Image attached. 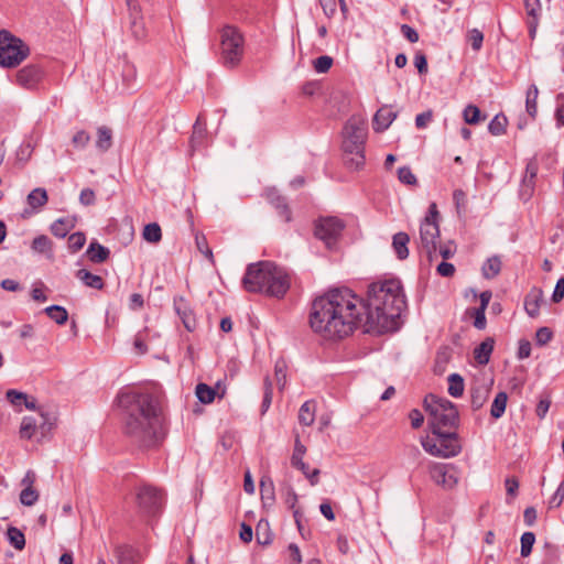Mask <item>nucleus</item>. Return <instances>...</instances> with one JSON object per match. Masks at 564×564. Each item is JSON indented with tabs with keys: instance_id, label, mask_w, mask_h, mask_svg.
Listing matches in <instances>:
<instances>
[{
	"instance_id": "f257e3e1",
	"label": "nucleus",
	"mask_w": 564,
	"mask_h": 564,
	"mask_svg": "<svg viewBox=\"0 0 564 564\" xmlns=\"http://www.w3.org/2000/svg\"><path fill=\"white\" fill-rule=\"evenodd\" d=\"M366 304L347 288L328 291L314 300L310 313L311 328L325 339H341L358 328H366Z\"/></svg>"
},
{
	"instance_id": "f03ea898",
	"label": "nucleus",
	"mask_w": 564,
	"mask_h": 564,
	"mask_svg": "<svg viewBox=\"0 0 564 564\" xmlns=\"http://www.w3.org/2000/svg\"><path fill=\"white\" fill-rule=\"evenodd\" d=\"M118 405L126 413V432L143 446H154L164 436L163 421L151 394L121 392Z\"/></svg>"
},
{
	"instance_id": "7ed1b4c3",
	"label": "nucleus",
	"mask_w": 564,
	"mask_h": 564,
	"mask_svg": "<svg viewBox=\"0 0 564 564\" xmlns=\"http://www.w3.org/2000/svg\"><path fill=\"white\" fill-rule=\"evenodd\" d=\"M365 304L366 332L382 333L390 329L406 305L401 282L389 279L371 283Z\"/></svg>"
},
{
	"instance_id": "20e7f679",
	"label": "nucleus",
	"mask_w": 564,
	"mask_h": 564,
	"mask_svg": "<svg viewBox=\"0 0 564 564\" xmlns=\"http://www.w3.org/2000/svg\"><path fill=\"white\" fill-rule=\"evenodd\" d=\"M291 285L286 271L271 261H259L247 267L242 286L247 292L282 299Z\"/></svg>"
},
{
	"instance_id": "39448f33",
	"label": "nucleus",
	"mask_w": 564,
	"mask_h": 564,
	"mask_svg": "<svg viewBox=\"0 0 564 564\" xmlns=\"http://www.w3.org/2000/svg\"><path fill=\"white\" fill-rule=\"evenodd\" d=\"M424 409L429 415V425L432 433L456 429L458 411L451 401L430 394L424 399Z\"/></svg>"
},
{
	"instance_id": "423d86ee",
	"label": "nucleus",
	"mask_w": 564,
	"mask_h": 564,
	"mask_svg": "<svg viewBox=\"0 0 564 564\" xmlns=\"http://www.w3.org/2000/svg\"><path fill=\"white\" fill-rule=\"evenodd\" d=\"M421 440L422 447L430 455L442 458L455 457L462 452V444L455 431H438Z\"/></svg>"
},
{
	"instance_id": "0eeeda50",
	"label": "nucleus",
	"mask_w": 564,
	"mask_h": 564,
	"mask_svg": "<svg viewBox=\"0 0 564 564\" xmlns=\"http://www.w3.org/2000/svg\"><path fill=\"white\" fill-rule=\"evenodd\" d=\"M438 212L436 204H431L429 214L420 225L419 248L424 252L430 262L437 256V243L440 241V228L437 223Z\"/></svg>"
},
{
	"instance_id": "6e6552de",
	"label": "nucleus",
	"mask_w": 564,
	"mask_h": 564,
	"mask_svg": "<svg viewBox=\"0 0 564 564\" xmlns=\"http://www.w3.org/2000/svg\"><path fill=\"white\" fill-rule=\"evenodd\" d=\"M30 54L29 46L19 37L10 32L0 31V65L4 67H15L23 62Z\"/></svg>"
},
{
	"instance_id": "1a4fd4ad",
	"label": "nucleus",
	"mask_w": 564,
	"mask_h": 564,
	"mask_svg": "<svg viewBox=\"0 0 564 564\" xmlns=\"http://www.w3.org/2000/svg\"><path fill=\"white\" fill-rule=\"evenodd\" d=\"M243 36L232 25H227L221 31V58L227 67L237 66L243 56Z\"/></svg>"
},
{
	"instance_id": "9d476101",
	"label": "nucleus",
	"mask_w": 564,
	"mask_h": 564,
	"mask_svg": "<svg viewBox=\"0 0 564 564\" xmlns=\"http://www.w3.org/2000/svg\"><path fill=\"white\" fill-rule=\"evenodd\" d=\"M343 149L346 153H354L357 149H364L367 139V122L364 118L352 116L343 129Z\"/></svg>"
},
{
	"instance_id": "9b49d317",
	"label": "nucleus",
	"mask_w": 564,
	"mask_h": 564,
	"mask_svg": "<svg viewBox=\"0 0 564 564\" xmlns=\"http://www.w3.org/2000/svg\"><path fill=\"white\" fill-rule=\"evenodd\" d=\"M344 229V223L337 217L321 218L315 225V237L322 240L328 249H333Z\"/></svg>"
},
{
	"instance_id": "f8f14e48",
	"label": "nucleus",
	"mask_w": 564,
	"mask_h": 564,
	"mask_svg": "<svg viewBox=\"0 0 564 564\" xmlns=\"http://www.w3.org/2000/svg\"><path fill=\"white\" fill-rule=\"evenodd\" d=\"M163 500V494L150 485L139 486L135 490V501L142 512L155 513L162 507Z\"/></svg>"
},
{
	"instance_id": "ddd939ff",
	"label": "nucleus",
	"mask_w": 564,
	"mask_h": 564,
	"mask_svg": "<svg viewBox=\"0 0 564 564\" xmlns=\"http://www.w3.org/2000/svg\"><path fill=\"white\" fill-rule=\"evenodd\" d=\"M429 473L431 479L445 489H453L458 482L453 465L433 463L429 467Z\"/></svg>"
},
{
	"instance_id": "4468645a",
	"label": "nucleus",
	"mask_w": 564,
	"mask_h": 564,
	"mask_svg": "<svg viewBox=\"0 0 564 564\" xmlns=\"http://www.w3.org/2000/svg\"><path fill=\"white\" fill-rule=\"evenodd\" d=\"M51 429V424L47 422L46 416L40 413L37 416H24L20 426V436L22 438L31 440L35 436L37 430H41L42 435Z\"/></svg>"
},
{
	"instance_id": "2eb2a0df",
	"label": "nucleus",
	"mask_w": 564,
	"mask_h": 564,
	"mask_svg": "<svg viewBox=\"0 0 564 564\" xmlns=\"http://www.w3.org/2000/svg\"><path fill=\"white\" fill-rule=\"evenodd\" d=\"M43 69L35 64H29L17 72V84L25 89L35 88L43 78Z\"/></svg>"
},
{
	"instance_id": "dca6fc26",
	"label": "nucleus",
	"mask_w": 564,
	"mask_h": 564,
	"mask_svg": "<svg viewBox=\"0 0 564 564\" xmlns=\"http://www.w3.org/2000/svg\"><path fill=\"white\" fill-rule=\"evenodd\" d=\"M397 112L390 106H382L377 110L372 120V128L376 132H382L395 120Z\"/></svg>"
},
{
	"instance_id": "f3484780",
	"label": "nucleus",
	"mask_w": 564,
	"mask_h": 564,
	"mask_svg": "<svg viewBox=\"0 0 564 564\" xmlns=\"http://www.w3.org/2000/svg\"><path fill=\"white\" fill-rule=\"evenodd\" d=\"M174 307L177 315L181 317L184 327L188 332H194L197 323L186 300L184 297L174 299Z\"/></svg>"
},
{
	"instance_id": "a211bd4d",
	"label": "nucleus",
	"mask_w": 564,
	"mask_h": 564,
	"mask_svg": "<svg viewBox=\"0 0 564 564\" xmlns=\"http://www.w3.org/2000/svg\"><path fill=\"white\" fill-rule=\"evenodd\" d=\"M543 301V292L541 289H532L524 299V310L531 317H536L540 313V306Z\"/></svg>"
},
{
	"instance_id": "6ab92c4d",
	"label": "nucleus",
	"mask_w": 564,
	"mask_h": 564,
	"mask_svg": "<svg viewBox=\"0 0 564 564\" xmlns=\"http://www.w3.org/2000/svg\"><path fill=\"white\" fill-rule=\"evenodd\" d=\"M490 394V387L486 383H478L470 388V401L474 410H479L487 402Z\"/></svg>"
},
{
	"instance_id": "aec40b11",
	"label": "nucleus",
	"mask_w": 564,
	"mask_h": 564,
	"mask_svg": "<svg viewBox=\"0 0 564 564\" xmlns=\"http://www.w3.org/2000/svg\"><path fill=\"white\" fill-rule=\"evenodd\" d=\"M538 174V163L535 161L528 162L525 166V174L522 180L521 195L530 197L534 188V180Z\"/></svg>"
},
{
	"instance_id": "412c9836",
	"label": "nucleus",
	"mask_w": 564,
	"mask_h": 564,
	"mask_svg": "<svg viewBox=\"0 0 564 564\" xmlns=\"http://www.w3.org/2000/svg\"><path fill=\"white\" fill-rule=\"evenodd\" d=\"M130 15H131V22H130V30L132 35L137 40H142L147 36V29L143 21V18L140 15V8L137 3V10H131L129 8Z\"/></svg>"
},
{
	"instance_id": "4be33fe9",
	"label": "nucleus",
	"mask_w": 564,
	"mask_h": 564,
	"mask_svg": "<svg viewBox=\"0 0 564 564\" xmlns=\"http://www.w3.org/2000/svg\"><path fill=\"white\" fill-rule=\"evenodd\" d=\"M305 454H306V446L304 444H302L300 436L296 435L295 441H294L293 454L291 456V465L294 468L300 469L301 471H306V469H307V464L304 463V460H303Z\"/></svg>"
},
{
	"instance_id": "5701e85b",
	"label": "nucleus",
	"mask_w": 564,
	"mask_h": 564,
	"mask_svg": "<svg viewBox=\"0 0 564 564\" xmlns=\"http://www.w3.org/2000/svg\"><path fill=\"white\" fill-rule=\"evenodd\" d=\"M75 225L76 219L74 217L58 218L51 225V232L57 238H64Z\"/></svg>"
},
{
	"instance_id": "b1692460",
	"label": "nucleus",
	"mask_w": 564,
	"mask_h": 564,
	"mask_svg": "<svg viewBox=\"0 0 564 564\" xmlns=\"http://www.w3.org/2000/svg\"><path fill=\"white\" fill-rule=\"evenodd\" d=\"M86 256L94 263H102L109 258L110 251L97 241H91L86 250Z\"/></svg>"
},
{
	"instance_id": "393cba45",
	"label": "nucleus",
	"mask_w": 564,
	"mask_h": 564,
	"mask_svg": "<svg viewBox=\"0 0 564 564\" xmlns=\"http://www.w3.org/2000/svg\"><path fill=\"white\" fill-rule=\"evenodd\" d=\"M495 340L490 337L486 338L474 350V357L479 365H487L494 350Z\"/></svg>"
},
{
	"instance_id": "a878e982",
	"label": "nucleus",
	"mask_w": 564,
	"mask_h": 564,
	"mask_svg": "<svg viewBox=\"0 0 564 564\" xmlns=\"http://www.w3.org/2000/svg\"><path fill=\"white\" fill-rule=\"evenodd\" d=\"M47 200V192L42 187L34 188L26 196V203L32 209V212H37L41 207L46 205Z\"/></svg>"
},
{
	"instance_id": "bb28decb",
	"label": "nucleus",
	"mask_w": 564,
	"mask_h": 564,
	"mask_svg": "<svg viewBox=\"0 0 564 564\" xmlns=\"http://www.w3.org/2000/svg\"><path fill=\"white\" fill-rule=\"evenodd\" d=\"M409 241H410V237L405 232L401 231V232H398V234H395L393 236L392 247H393V250H394L398 259L404 260V259L408 258V256H409V249H408Z\"/></svg>"
},
{
	"instance_id": "cd10ccee",
	"label": "nucleus",
	"mask_w": 564,
	"mask_h": 564,
	"mask_svg": "<svg viewBox=\"0 0 564 564\" xmlns=\"http://www.w3.org/2000/svg\"><path fill=\"white\" fill-rule=\"evenodd\" d=\"M316 403L314 400L304 402L299 411V422L301 425L311 426L315 421Z\"/></svg>"
},
{
	"instance_id": "c85d7f7f",
	"label": "nucleus",
	"mask_w": 564,
	"mask_h": 564,
	"mask_svg": "<svg viewBox=\"0 0 564 564\" xmlns=\"http://www.w3.org/2000/svg\"><path fill=\"white\" fill-rule=\"evenodd\" d=\"M267 197L272 206L278 210L279 215L284 221L291 220V212L285 203V199L279 196L274 191H269Z\"/></svg>"
},
{
	"instance_id": "c756f323",
	"label": "nucleus",
	"mask_w": 564,
	"mask_h": 564,
	"mask_svg": "<svg viewBox=\"0 0 564 564\" xmlns=\"http://www.w3.org/2000/svg\"><path fill=\"white\" fill-rule=\"evenodd\" d=\"M206 135H207L206 122L203 121L202 116H198L196 119V122L193 126V133L191 137L192 149H196V148L200 147L204 143Z\"/></svg>"
},
{
	"instance_id": "7c9ffc66",
	"label": "nucleus",
	"mask_w": 564,
	"mask_h": 564,
	"mask_svg": "<svg viewBox=\"0 0 564 564\" xmlns=\"http://www.w3.org/2000/svg\"><path fill=\"white\" fill-rule=\"evenodd\" d=\"M539 88L535 84L529 86L525 93V111L534 120L538 115Z\"/></svg>"
},
{
	"instance_id": "2f4dec72",
	"label": "nucleus",
	"mask_w": 564,
	"mask_h": 564,
	"mask_svg": "<svg viewBox=\"0 0 564 564\" xmlns=\"http://www.w3.org/2000/svg\"><path fill=\"white\" fill-rule=\"evenodd\" d=\"M261 500L264 506H272L275 500L274 484L270 477H263L260 481Z\"/></svg>"
},
{
	"instance_id": "473e14b6",
	"label": "nucleus",
	"mask_w": 564,
	"mask_h": 564,
	"mask_svg": "<svg viewBox=\"0 0 564 564\" xmlns=\"http://www.w3.org/2000/svg\"><path fill=\"white\" fill-rule=\"evenodd\" d=\"M77 279H79L86 286L101 290L104 288V280L100 275L94 274L86 269H80L76 272Z\"/></svg>"
},
{
	"instance_id": "72a5a7b5",
	"label": "nucleus",
	"mask_w": 564,
	"mask_h": 564,
	"mask_svg": "<svg viewBox=\"0 0 564 564\" xmlns=\"http://www.w3.org/2000/svg\"><path fill=\"white\" fill-rule=\"evenodd\" d=\"M112 145V131L108 127H99L97 129L96 147L101 152L108 151Z\"/></svg>"
},
{
	"instance_id": "f704fd0d",
	"label": "nucleus",
	"mask_w": 564,
	"mask_h": 564,
	"mask_svg": "<svg viewBox=\"0 0 564 564\" xmlns=\"http://www.w3.org/2000/svg\"><path fill=\"white\" fill-rule=\"evenodd\" d=\"M119 564H137L140 561L139 552L131 546H120L117 550Z\"/></svg>"
},
{
	"instance_id": "c9c22d12",
	"label": "nucleus",
	"mask_w": 564,
	"mask_h": 564,
	"mask_svg": "<svg viewBox=\"0 0 564 564\" xmlns=\"http://www.w3.org/2000/svg\"><path fill=\"white\" fill-rule=\"evenodd\" d=\"M52 241L47 236L40 235L33 239L31 248L34 252L43 253L52 258Z\"/></svg>"
},
{
	"instance_id": "e433bc0d",
	"label": "nucleus",
	"mask_w": 564,
	"mask_h": 564,
	"mask_svg": "<svg viewBox=\"0 0 564 564\" xmlns=\"http://www.w3.org/2000/svg\"><path fill=\"white\" fill-rule=\"evenodd\" d=\"M482 274L486 279H492L497 276L501 270V260L499 257L494 256L486 260L482 268Z\"/></svg>"
},
{
	"instance_id": "4c0bfd02",
	"label": "nucleus",
	"mask_w": 564,
	"mask_h": 564,
	"mask_svg": "<svg viewBox=\"0 0 564 564\" xmlns=\"http://www.w3.org/2000/svg\"><path fill=\"white\" fill-rule=\"evenodd\" d=\"M44 312L58 325H64L68 319V313L66 308L59 305L47 306Z\"/></svg>"
},
{
	"instance_id": "58836bf2",
	"label": "nucleus",
	"mask_w": 564,
	"mask_h": 564,
	"mask_svg": "<svg viewBox=\"0 0 564 564\" xmlns=\"http://www.w3.org/2000/svg\"><path fill=\"white\" fill-rule=\"evenodd\" d=\"M508 119L503 113L496 115L488 124V130L492 135H502L506 132Z\"/></svg>"
},
{
	"instance_id": "ea45409f",
	"label": "nucleus",
	"mask_w": 564,
	"mask_h": 564,
	"mask_svg": "<svg viewBox=\"0 0 564 564\" xmlns=\"http://www.w3.org/2000/svg\"><path fill=\"white\" fill-rule=\"evenodd\" d=\"M507 401H508V395L506 392H499L492 404H491V409H490V415L494 417V419H499L503 415L505 411H506V406H507Z\"/></svg>"
},
{
	"instance_id": "a19ab883",
	"label": "nucleus",
	"mask_w": 564,
	"mask_h": 564,
	"mask_svg": "<svg viewBox=\"0 0 564 564\" xmlns=\"http://www.w3.org/2000/svg\"><path fill=\"white\" fill-rule=\"evenodd\" d=\"M142 237L150 243H158L162 239V230L159 224L151 223L144 226Z\"/></svg>"
},
{
	"instance_id": "79ce46f5",
	"label": "nucleus",
	"mask_w": 564,
	"mask_h": 564,
	"mask_svg": "<svg viewBox=\"0 0 564 564\" xmlns=\"http://www.w3.org/2000/svg\"><path fill=\"white\" fill-rule=\"evenodd\" d=\"M464 379L458 373H452L448 377V393L454 398H459L464 393Z\"/></svg>"
},
{
	"instance_id": "37998d69",
	"label": "nucleus",
	"mask_w": 564,
	"mask_h": 564,
	"mask_svg": "<svg viewBox=\"0 0 564 564\" xmlns=\"http://www.w3.org/2000/svg\"><path fill=\"white\" fill-rule=\"evenodd\" d=\"M7 536H8L10 544L13 547H15L19 551L24 549L25 538H24L23 532L20 529L15 528V527L8 528Z\"/></svg>"
},
{
	"instance_id": "c03bdc74",
	"label": "nucleus",
	"mask_w": 564,
	"mask_h": 564,
	"mask_svg": "<svg viewBox=\"0 0 564 564\" xmlns=\"http://www.w3.org/2000/svg\"><path fill=\"white\" fill-rule=\"evenodd\" d=\"M195 393L197 399L204 404L212 403L216 395V391L206 383H198Z\"/></svg>"
},
{
	"instance_id": "a18cd8bd",
	"label": "nucleus",
	"mask_w": 564,
	"mask_h": 564,
	"mask_svg": "<svg viewBox=\"0 0 564 564\" xmlns=\"http://www.w3.org/2000/svg\"><path fill=\"white\" fill-rule=\"evenodd\" d=\"M452 358V349L447 346L441 347L437 350L436 359H435V369L437 372H443L445 370L446 365Z\"/></svg>"
},
{
	"instance_id": "49530a36",
	"label": "nucleus",
	"mask_w": 564,
	"mask_h": 564,
	"mask_svg": "<svg viewBox=\"0 0 564 564\" xmlns=\"http://www.w3.org/2000/svg\"><path fill=\"white\" fill-rule=\"evenodd\" d=\"M333 57L328 55H322L313 61V67L316 73H327L333 65Z\"/></svg>"
},
{
	"instance_id": "de8ad7c7",
	"label": "nucleus",
	"mask_w": 564,
	"mask_h": 564,
	"mask_svg": "<svg viewBox=\"0 0 564 564\" xmlns=\"http://www.w3.org/2000/svg\"><path fill=\"white\" fill-rule=\"evenodd\" d=\"M274 377L279 388L283 389L286 383V364L284 360L280 359L275 362Z\"/></svg>"
},
{
	"instance_id": "09e8293b",
	"label": "nucleus",
	"mask_w": 564,
	"mask_h": 564,
	"mask_svg": "<svg viewBox=\"0 0 564 564\" xmlns=\"http://www.w3.org/2000/svg\"><path fill=\"white\" fill-rule=\"evenodd\" d=\"M463 117L466 123L468 124H477L481 118H480V110L477 106L468 105L464 111Z\"/></svg>"
},
{
	"instance_id": "8fccbe9b",
	"label": "nucleus",
	"mask_w": 564,
	"mask_h": 564,
	"mask_svg": "<svg viewBox=\"0 0 564 564\" xmlns=\"http://www.w3.org/2000/svg\"><path fill=\"white\" fill-rule=\"evenodd\" d=\"M535 535L533 532H524L521 535V556L527 557L531 554Z\"/></svg>"
},
{
	"instance_id": "3c124183",
	"label": "nucleus",
	"mask_w": 564,
	"mask_h": 564,
	"mask_svg": "<svg viewBox=\"0 0 564 564\" xmlns=\"http://www.w3.org/2000/svg\"><path fill=\"white\" fill-rule=\"evenodd\" d=\"M39 499V492L34 488H23L20 494V501L22 505L31 507Z\"/></svg>"
},
{
	"instance_id": "603ef678",
	"label": "nucleus",
	"mask_w": 564,
	"mask_h": 564,
	"mask_svg": "<svg viewBox=\"0 0 564 564\" xmlns=\"http://www.w3.org/2000/svg\"><path fill=\"white\" fill-rule=\"evenodd\" d=\"M85 242L86 236L83 232H74L68 238V248L72 250V252H77L84 247Z\"/></svg>"
},
{
	"instance_id": "864d4df0",
	"label": "nucleus",
	"mask_w": 564,
	"mask_h": 564,
	"mask_svg": "<svg viewBox=\"0 0 564 564\" xmlns=\"http://www.w3.org/2000/svg\"><path fill=\"white\" fill-rule=\"evenodd\" d=\"M195 241L199 252L204 254L212 263H214L213 251L209 248L206 238L204 236L197 235Z\"/></svg>"
},
{
	"instance_id": "5fc2aeb1",
	"label": "nucleus",
	"mask_w": 564,
	"mask_h": 564,
	"mask_svg": "<svg viewBox=\"0 0 564 564\" xmlns=\"http://www.w3.org/2000/svg\"><path fill=\"white\" fill-rule=\"evenodd\" d=\"M272 402V382L269 377L264 379V395L261 404L262 413L267 412Z\"/></svg>"
},
{
	"instance_id": "6e6d98bb",
	"label": "nucleus",
	"mask_w": 564,
	"mask_h": 564,
	"mask_svg": "<svg viewBox=\"0 0 564 564\" xmlns=\"http://www.w3.org/2000/svg\"><path fill=\"white\" fill-rule=\"evenodd\" d=\"M399 181L406 185H415L417 180L416 176L412 173L411 169L408 166H402L398 170Z\"/></svg>"
},
{
	"instance_id": "4d7b16f0",
	"label": "nucleus",
	"mask_w": 564,
	"mask_h": 564,
	"mask_svg": "<svg viewBox=\"0 0 564 564\" xmlns=\"http://www.w3.org/2000/svg\"><path fill=\"white\" fill-rule=\"evenodd\" d=\"M352 156L347 161L350 167L358 170L365 164V155L364 149H357L354 153H350Z\"/></svg>"
},
{
	"instance_id": "13d9d810",
	"label": "nucleus",
	"mask_w": 564,
	"mask_h": 564,
	"mask_svg": "<svg viewBox=\"0 0 564 564\" xmlns=\"http://www.w3.org/2000/svg\"><path fill=\"white\" fill-rule=\"evenodd\" d=\"M89 141L90 135L85 130L77 131L72 139V143L74 144V147L80 149L85 148L89 143Z\"/></svg>"
},
{
	"instance_id": "bf43d9fd",
	"label": "nucleus",
	"mask_w": 564,
	"mask_h": 564,
	"mask_svg": "<svg viewBox=\"0 0 564 564\" xmlns=\"http://www.w3.org/2000/svg\"><path fill=\"white\" fill-rule=\"evenodd\" d=\"M564 501V481H562L549 501L550 508H558Z\"/></svg>"
},
{
	"instance_id": "052dcab7",
	"label": "nucleus",
	"mask_w": 564,
	"mask_h": 564,
	"mask_svg": "<svg viewBox=\"0 0 564 564\" xmlns=\"http://www.w3.org/2000/svg\"><path fill=\"white\" fill-rule=\"evenodd\" d=\"M468 40L474 51H479L482 45L484 35L478 29H473L468 33Z\"/></svg>"
},
{
	"instance_id": "680f3d73",
	"label": "nucleus",
	"mask_w": 564,
	"mask_h": 564,
	"mask_svg": "<svg viewBox=\"0 0 564 564\" xmlns=\"http://www.w3.org/2000/svg\"><path fill=\"white\" fill-rule=\"evenodd\" d=\"M523 3L529 19L539 18V12L541 10L540 0H523Z\"/></svg>"
},
{
	"instance_id": "e2e57ef3",
	"label": "nucleus",
	"mask_w": 564,
	"mask_h": 564,
	"mask_svg": "<svg viewBox=\"0 0 564 564\" xmlns=\"http://www.w3.org/2000/svg\"><path fill=\"white\" fill-rule=\"evenodd\" d=\"M553 333L549 327H541L536 330L535 340L540 346L546 345L552 339Z\"/></svg>"
},
{
	"instance_id": "0e129e2a",
	"label": "nucleus",
	"mask_w": 564,
	"mask_h": 564,
	"mask_svg": "<svg viewBox=\"0 0 564 564\" xmlns=\"http://www.w3.org/2000/svg\"><path fill=\"white\" fill-rule=\"evenodd\" d=\"M484 308H474L471 315L474 316V326L477 329H484L486 327V316Z\"/></svg>"
},
{
	"instance_id": "69168bd1",
	"label": "nucleus",
	"mask_w": 564,
	"mask_h": 564,
	"mask_svg": "<svg viewBox=\"0 0 564 564\" xmlns=\"http://www.w3.org/2000/svg\"><path fill=\"white\" fill-rule=\"evenodd\" d=\"M550 406H551V398L549 395H545L544 398H542L539 401V403L536 405V409H535L536 415L540 419L545 417Z\"/></svg>"
},
{
	"instance_id": "338daca9",
	"label": "nucleus",
	"mask_w": 564,
	"mask_h": 564,
	"mask_svg": "<svg viewBox=\"0 0 564 564\" xmlns=\"http://www.w3.org/2000/svg\"><path fill=\"white\" fill-rule=\"evenodd\" d=\"M436 271L440 275L449 278L454 275L455 267L449 262L443 261L436 267Z\"/></svg>"
},
{
	"instance_id": "774afa93",
	"label": "nucleus",
	"mask_w": 564,
	"mask_h": 564,
	"mask_svg": "<svg viewBox=\"0 0 564 564\" xmlns=\"http://www.w3.org/2000/svg\"><path fill=\"white\" fill-rule=\"evenodd\" d=\"M564 297V276L560 278L555 284V289L552 294V300L554 303H558Z\"/></svg>"
}]
</instances>
